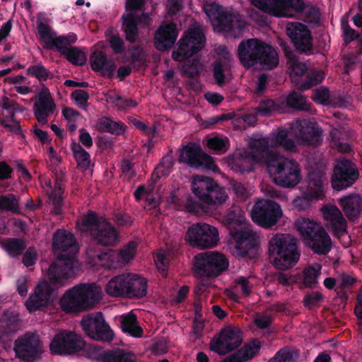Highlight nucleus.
Instances as JSON below:
<instances>
[{"mask_svg":"<svg viewBox=\"0 0 362 362\" xmlns=\"http://www.w3.org/2000/svg\"><path fill=\"white\" fill-rule=\"evenodd\" d=\"M52 248L59 252L56 261L48 270V276L53 284H63L74 274V260L78 245L74 235L64 229H58L52 236Z\"/></svg>","mask_w":362,"mask_h":362,"instance_id":"f257e3e1","label":"nucleus"},{"mask_svg":"<svg viewBox=\"0 0 362 362\" xmlns=\"http://www.w3.org/2000/svg\"><path fill=\"white\" fill-rule=\"evenodd\" d=\"M206 37L199 28H191L184 33L177 42V48L172 53V58L176 62L185 61L182 65L183 74L190 79L199 76L201 64L198 59L187 60L204 47Z\"/></svg>","mask_w":362,"mask_h":362,"instance_id":"f03ea898","label":"nucleus"},{"mask_svg":"<svg viewBox=\"0 0 362 362\" xmlns=\"http://www.w3.org/2000/svg\"><path fill=\"white\" fill-rule=\"evenodd\" d=\"M76 228L81 233H88L90 242L98 246H115L119 238V231L108 218L92 210L77 220Z\"/></svg>","mask_w":362,"mask_h":362,"instance_id":"7ed1b4c3","label":"nucleus"},{"mask_svg":"<svg viewBox=\"0 0 362 362\" xmlns=\"http://www.w3.org/2000/svg\"><path fill=\"white\" fill-rule=\"evenodd\" d=\"M192 189L201 203L188 199L185 205L187 211L194 214L207 211L206 206H214L224 203L228 196L225 189L213 178L197 175L192 183Z\"/></svg>","mask_w":362,"mask_h":362,"instance_id":"20e7f679","label":"nucleus"},{"mask_svg":"<svg viewBox=\"0 0 362 362\" xmlns=\"http://www.w3.org/2000/svg\"><path fill=\"white\" fill-rule=\"evenodd\" d=\"M238 55L241 64L245 68L259 64L271 70L279 65V55L276 49L257 38L242 40L238 47Z\"/></svg>","mask_w":362,"mask_h":362,"instance_id":"39448f33","label":"nucleus"},{"mask_svg":"<svg viewBox=\"0 0 362 362\" xmlns=\"http://www.w3.org/2000/svg\"><path fill=\"white\" fill-rule=\"evenodd\" d=\"M102 299L101 288L95 283L78 284L69 290L59 300L65 313L72 314L92 308Z\"/></svg>","mask_w":362,"mask_h":362,"instance_id":"423d86ee","label":"nucleus"},{"mask_svg":"<svg viewBox=\"0 0 362 362\" xmlns=\"http://www.w3.org/2000/svg\"><path fill=\"white\" fill-rule=\"evenodd\" d=\"M271 262L279 270L293 267L299 260L297 239L289 234L277 233L269 242Z\"/></svg>","mask_w":362,"mask_h":362,"instance_id":"0eeeda50","label":"nucleus"},{"mask_svg":"<svg viewBox=\"0 0 362 362\" xmlns=\"http://www.w3.org/2000/svg\"><path fill=\"white\" fill-rule=\"evenodd\" d=\"M267 171L273 177V182L283 187L293 188L301 179L298 163L276 152H269L267 154Z\"/></svg>","mask_w":362,"mask_h":362,"instance_id":"6e6552de","label":"nucleus"},{"mask_svg":"<svg viewBox=\"0 0 362 362\" xmlns=\"http://www.w3.org/2000/svg\"><path fill=\"white\" fill-rule=\"evenodd\" d=\"M296 227L301 235L305 245L319 255L328 254L332 245L330 236L316 221L303 218L296 222Z\"/></svg>","mask_w":362,"mask_h":362,"instance_id":"1a4fd4ad","label":"nucleus"},{"mask_svg":"<svg viewBox=\"0 0 362 362\" xmlns=\"http://www.w3.org/2000/svg\"><path fill=\"white\" fill-rule=\"evenodd\" d=\"M245 216L241 209L236 205L231 206L224 216V223L230 229V235L236 241L237 248L242 256H247L257 248L254 235L251 231L238 229L245 223Z\"/></svg>","mask_w":362,"mask_h":362,"instance_id":"9d476101","label":"nucleus"},{"mask_svg":"<svg viewBox=\"0 0 362 362\" xmlns=\"http://www.w3.org/2000/svg\"><path fill=\"white\" fill-rule=\"evenodd\" d=\"M204 11L212 25L219 32L228 33L234 37L239 36L247 25L240 15L224 11L216 2L206 3Z\"/></svg>","mask_w":362,"mask_h":362,"instance_id":"9b49d317","label":"nucleus"},{"mask_svg":"<svg viewBox=\"0 0 362 362\" xmlns=\"http://www.w3.org/2000/svg\"><path fill=\"white\" fill-rule=\"evenodd\" d=\"M228 267V259L217 252H204L194 257V272L200 276L216 277Z\"/></svg>","mask_w":362,"mask_h":362,"instance_id":"f8f14e48","label":"nucleus"},{"mask_svg":"<svg viewBox=\"0 0 362 362\" xmlns=\"http://www.w3.org/2000/svg\"><path fill=\"white\" fill-rule=\"evenodd\" d=\"M16 357L23 362H35L42 358L43 346L39 337L26 332L14 341Z\"/></svg>","mask_w":362,"mask_h":362,"instance_id":"ddd939ff","label":"nucleus"},{"mask_svg":"<svg viewBox=\"0 0 362 362\" xmlns=\"http://www.w3.org/2000/svg\"><path fill=\"white\" fill-rule=\"evenodd\" d=\"M185 240L194 247L211 248L218 243V232L214 226L207 223H197L189 227Z\"/></svg>","mask_w":362,"mask_h":362,"instance_id":"4468645a","label":"nucleus"},{"mask_svg":"<svg viewBox=\"0 0 362 362\" xmlns=\"http://www.w3.org/2000/svg\"><path fill=\"white\" fill-rule=\"evenodd\" d=\"M290 131L302 146L317 147L322 142V130L315 122L297 119L291 124Z\"/></svg>","mask_w":362,"mask_h":362,"instance_id":"2eb2a0df","label":"nucleus"},{"mask_svg":"<svg viewBox=\"0 0 362 362\" xmlns=\"http://www.w3.org/2000/svg\"><path fill=\"white\" fill-rule=\"evenodd\" d=\"M359 177L356 165L346 158L337 160L331 177V185L334 189L341 191L352 186Z\"/></svg>","mask_w":362,"mask_h":362,"instance_id":"dca6fc26","label":"nucleus"},{"mask_svg":"<svg viewBox=\"0 0 362 362\" xmlns=\"http://www.w3.org/2000/svg\"><path fill=\"white\" fill-rule=\"evenodd\" d=\"M81 326L86 334L95 341L110 343L115 337L113 330L100 312L83 317Z\"/></svg>","mask_w":362,"mask_h":362,"instance_id":"f3484780","label":"nucleus"},{"mask_svg":"<svg viewBox=\"0 0 362 362\" xmlns=\"http://www.w3.org/2000/svg\"><path fill=\"white\" fill-rule=\"evenodd\" d=\"M281 216L280 205L272 200L263 199L256 202L252 211V221L265 228L276 225Z\"/></svg>","mask_w":362,"mask_h":362,"instance_id":"a211bd4d","label":"nucleus"},{"mask_svg":"<svg viewBox=\"0 0 362 362\" xmlns=\"http://www.w3.org/2000/svg\"><path fill=\"white\" fill-rule=\"evenodd\" d=\"M153 15L150 12H143L140 15H134L131 13L122 14V31L125 39L130 43H135L139 40V28H147L153 22Z\"/></svg>","mask_w":362,"mask_h":362,"instance_id":"6ab92c4d","label":"nucleus"},{"mask_svg":"<svg viewBox=\"0 0 362 362\" xmlns=\"http://www.w3.org/2000/svg\"><path fill=\"white\" fill-rule=\"evenodd\" d=\"M179 161L193 168H205L209 170L216 167L214 159L206 154L199 144L189 142L180 151Z\"/></svg>","mask_w":362,"mask_h":362,"instance_id":"aec40b11","label":"nucleus"},{"mask_svg":"<svg viewBox=\"0 0 362 362\" xmlns=\"http://www.w3.org/2000/svg\"><path fill=\"white\" fill-rule=\"evenodd\" d=\"M85 346L81 337L73 332L64 331L55 335L49 348L52 354L66 355L76 353Z\"/></svg>","mask_w":362,"mask_h":362,"instance_id":"412c9836","label":"nucleus"},{"mask_svg":"<svg viewBox=\"0 0 362 362\" xmlns=\"http://www.w3.org/2000/svg\"><path fill=\"white\" fill-rule=\"evenodd\" d=\"M286 31L295 48L300 53L310 54L313 52L311 31L305 25L298 22L289 23L286 25Z\"/></svg>","mask_w":362,"mask_h":362,"instance_id":"4be33fe9","label":"nucleus"},{"mask_svg":"<svg viewBox=\"0 0 362 362\" xmlns=\"http://www.w3.org/2000/svg\"><path fill=\"white\" fill-rule=\"evenodd\" d=\"M241 343L240 329L228 327L221 330L217 338H214L211 341L210 349L219 355H225L238 348Z\"/></svg>","mask_w":362,"mask_h":362,"instance_id":"5701e85b","label":"nucleus"},{"mask_svg":"<svg viewBox=\"0 0 362 362\" xmlns=\"http://www.w3.org/2000/svg\"><path fill=\"white\" fill-rule=\"evenodd\" d=\"M55 296L52 286L47 281H42L36 286L34 292L25 301V305L30 313H34L50 305Z\"/></svg>","mask_w":362,"mask_h":362,"instance_id":"b1692460","label":"nucleus"},{"mask_svg":"<svg viewBox=\"0 0 362 362\" xmlns=\"http://www.w3.org/2000/svg\"><path fill=\"white\" fill-rule=\"evenodd\" d=\"M324 196L321 175L317 173H310L306 190L300 197L294 199V204L300 210L308 207L313 200L321 199Z\"/></svg>","mask_w":362,"mask_h":362,"instance_id":"393cba45","label":"nucleus"},{"mask_svg":"<svg viewBox=\"0 0 362 362\" xmlns=\"http://www.w3.org/2000/svg\"><path fill=\"white\" fill-rule=\"evenodd\" d=\"M177 36L178 31L175 24H162L155 33L154 46L159 51H168L174 46Z\"/></svg>","mask_w":362,"mask_h":362,"instance_id":"a878e982","label":"nucleus"},{"mask_svg":"<svg viewBox=\"0 0 362 362\" xmlns=\"http://www.w3.org/2000/svg\"><path fill=\"white\" fill-rule=\"evenodd\" d=\"M338 203L346 217L351 221L358 218L362 213V197L357 193H351L341 197Z\"/></svg>","mask_w":362,"mask_h":362,"instance_id":"bb28decb","label":"nucleus"},{"mask_svg":"<svg viewBox=\"0 0 362 362\" xmlns=\"http://www.w3.org/2000/svg\"><path fill=\"white\" fill-rule=\"evenodd\" d=\"M91 69L95 72H101L103 76L111 78L116 68L112 59H108L102 51H94L90 57Z\"/></svg>","mask_w":362,"mask_h":362,"instance_id":"cd10ccee","label":"nucleus"},{"mask_svg":"<svg viewBox=\"0 0 362 362\" xmlns=\"http://www.w3.org/2000/svg\"><path fill=\"white\" fill-rule=\"evenodd\" d=\"M20 327L19 316L13 313L4 315L0 320V343H2L4 347L11 346L10 336L16 332Z\"/></svg>","mask_w":362,"mask_h":362,"instance_id":"c85d7f7f","label":"nucleus"},{"mask_svg":"<svg viewBox=\"0 0 362 362\" xmlns=\"http://www.w3.org/2000/svg\"><path fill=\"white\" fill-rule=\"evenodd\" d=\"M303 0H270V10H267V13L276 17L289 16L291 10L299 12L303 8Z\"/></svg>","mask_w":362,"mask_h":362,"instance_id":"c756f323","label":"nucleus"},{"mask_svg":"<svg viewBox=\"0 0 362 362\" xmlns=\"http://www.w3.org/2000/svg\"><path fill=\"white\" fill-rule=\"evenodd\" d=\"M55 104L48 95L40 93L38 100L35 103L33 112L35 117L41 126L48 122V117L54 113Z\"/></svg>","mask_w":362,"mask_h":362,"instance_id":"7c9ffc66","label":"nucleus"},{"mask_svg":"<svg viewBox=\"0 0 362 362\" xmlns=\"http://www.w3.org/2000/svg\"><path fill=\"white\" fill-rule=\"evenodd\" d=\"M261 348L259 339H253L250 343L244 345L233 354L229 355L221 362H246L255 357Z\"/></svg>","mask_w":362,"mask_h":362,"instance_id":"2f4dec72","label":"nucleus"},{"mask_svg":"<svg viewBox=\"0 0 362 362\" xmlns=\"http://www.w3.org/2000/svg\"><path fill=\"white\" fill-rule=\"evenodd\" d=\"M94 349L98 352V358L103 362H136V356L132 352H127L120 349L103 351L98 346Z\"/></svg>","mask_w":362,"mask_h":362,"instance_id":"473e14b6","label":"nucleus"},{"mask_svg":"<svg viewBox=\"0 0 362 362\" xmlns=\"http://www.w3.org/2000/svg\"><path fill=\"white\" fill-rule=\"evenodd\" d=\"M129 273L112 277L105 286L106 293L112 297H127Z\"/></svg>","mask_w":362,"mask_h":362,"instance_id":"72a5a7b5","label":"nucleus"},{"mask_svg":"<svg viewBox=\"0 0 362 362\" xmlns=\"http://www.w3.org/2000/svg\"><path fill=\"white\" fill-rule=\"evenodd\" d=\"M127 284V298H140L147 293V281L140 276L129 273Z\"/></svg>","mask_w":362,"mask_h":362,"instance_id":"f704fd0d","label":"nucleus"},{"mask_svg":"<svg viewBox=\"0 0 362 362\" xmlns=\"http://www.w3.org/2000/svg\"><path fill=\"white\" fill-rule=\"evenodd\" d=\"M97 129L100 132L120 136L125 132L126 125L122 122H115L109 117H103L97 122Z\"/></svg>","mask_w":362,"mask_h":362,"instance_id":"c9c22d12","label":"nucleus"},{"mask_svg":"<svg viewBox=\"0 0 362 362\" xmlns=\"http://www.w3.org/2000/svg\"><path fill=\"white\" fill-rule=\"evenodd\" d=\"M137 324V317L134 314L129 313L122 316L121 328L124 333L134 337H141L143 329Z\"/></svg>","mask_w":362,"mask_h":362,"instance_id":"e433bc0d","label":"nucleus"},{"mask_svg":"<svg viewBox=\"0 0 362 362\" xmlns=\"http://www.w3.org/2000/svg\"><path fill=\"white\" fill-rule=\"evenodd\" d=\"M213 76L216 83L222 86L226 83V76L231 73L230 61L217 59L213 64Z\"/></svg>","mask_w":362,"mask_h":362,"instance_id":"4c0bfd02","label":"nucleus"},{"mask_svg":"<svg viewBox=\"0 0 362 362\" xmlns=\"http://www.w3.org/2000/svg\"><path fill=\"white\" fill-rule=\"evenodd\" d=\"M57 51L74 65L82 66L86 62L87 58L85 52L77 47H59Z\"/></svg>","mask_w":362,"mask_h":362,"instance_id":"58836bf2","label":"nucleus"},{"mask_svg":"<svg viewBox=\"0 0 362 362\" xmlns=\"http://www.w3.org/2000/svg\"><path fill=\"white\" fill-rule=\"evenodd\" d=\"M37 29L40 37L46 40L45 47L49 49H54L52 41L57 38V34L52 30L51 27L48 25L46 19L38 17L36 21Z\"/></svg>","mask_w":362,"mask_h":362,"instance_id":"ea45409f","label":"nucleus"},{"mask_svg":"<svg viewBox=\"0 0 362 362\" xmlns=\"http://www.w3.org/2000/svg\"><path fill=\"white\" fill-rule=\"evenodd\" d=\"M251 148H255L259 155L254 153L253 152L250 153L251 158L254 161L263 160L267 166V154L269 152H274L269 149V141L266 139H259L255 140L250 144Z\"/></svg>","mask_w":362,"mask_h":362,"instance_id":"a19ab883","label":"nucleus"},{"mask_svg":"<svg viewBox=\"0 0 362 362\" xmlns=\"http://www.w3.org/2000/svg\"><path fill=\"white\" fill-rule=\"evenodd\" d=\"M286 103L288 107L300 111H308L310 105L306 97L296 91H292L286 96Z\"/></svg>","mask_w":362,"mask_h":362,"instance_id":"79ce46f5","label":"nucleus"},{"mask_svg":"<svg viewBox=\"0 0 362 362\" xmlns=\"http://www.w3.org/2000/svg\"><path fill=\"white\" fill-rule=\"evenodd\" d=\"M281 46L284 52L285 56L289 60L293 73L298 76H303L307 71V66L304 62H298L291 48L284 42Z\"/></svg>","mask_w":362,"mask_h":362,"instance_id":"37998d69","label":"nucleus"},{"mask_svg":"<svg viewBox=\"0 0 362 362\" xmlns=\"http://www.w3.org/2000/svg\"><path fill=\"white\" fill-rule=\"evenodd\" d=\"M322 267L320 264H315L304 269L303 284L306 287L314 288L318 284L317 279L321 274Z\"/></svg>","mask_w":362,"mask_h":362,"instance_id":"c03bdc74","label":"nucleus"},{"mask_svg":"<svg viewBox=\"0 0 362 362\" xmlns=\"http://www.w3.org/2000/svg\"><path fill=\"white\" fill-rule=\"evenodd\" d=\"M26 248L25 243L23 240L12 238L6 240L4 249L11 257H18L23 254Z\"/></svg>","mask_w":362,"mask_h":362,"instance_id":"a18cd8bd","label":"nucleus"},{"mask_svg":"<svg viewBox=\"0 0 362 362\" xmlns=\"http://www.w3.org/2000/svg\"><path fill=\"white\" fill-rule=\"evenodd\" d=\"M74 156L78 165L86 170L90 164V156L79 144L73 143L71 146Z\"/></svg>","mask_w":362,"mask_h":362,"instance_id":"49530a36","label":"nucleus"},{"mask_svg":"<svg viewBox=\"0 0 362 362\" xmlns=\"http://www.w3.org/2000/svg\"><path fill=\"white\" fill-rule=\"evenodd\" d=\"M0 211L20 214L19 202L13 194L0 196Z\"/></svg>","mask_w":362,"mask_h":362,"instance_id":"de8ad7c7","label":"nucleus"},{"mask_svg":"<svg viewBox=\"0 0 362 362\" xmlns=\"http://www.w3.org/2000/svg\"><path fill=\"white\" fill-rule=\"evenodd\" d=\"M288 130L285 129H279L275 136V143L287 151L296 152L297 151L296 145L294 141L288 137Z\"/></svg>","mask_w":362,"mask_h":362,"instance_id":"09e8293b","label":"nucleus"},{"mask_svg":"<svg viewBox=\"0 0 362 362\" xmlns=\"http://www.w3.org/2000/svg\"><path fill=\"white\" fill-rule=\"evenodd\" d=\"M27 74L36 78L40 82L52 78V74L41 62L30 66L27 69Z\"/></svg>","mask_w":362,"mask_h":362,"instance_id":"8fccbe9b","label":"nucleus"},{"mask_svg":"<svg viewBox=\"0 0 362 362\" xmlns=\"http://www.w3.org/2000/svg\"><path fill=\"white\" fill-rule=\"evenodd\" d=\"M136 250L137 243L134 241H130L123 248L117 250L123 266L127 264L134 258Z\"/></svg>","mask_w":362,"mask_h":362,"instance_id":"3c124183","label":"nucleus"},{"mask_svg":"<svg viewBox=\"0 0 362 362\" xmlns=\"http://www.w3.org/2000/svg\"><path fill=\"white\" fill-rule=\"evenodd\" d=\"M63 183H54V188L50 194V199H52V205L54 206L55 214H59L61 213L63 204Z\"/></svg>","mask_w":362,"mask_h":362,"instance_id":"603ef678","label":"nucleus"},{"mask_svg":"<svg viewBox=\"0 0 362 362\" xmlns=\"http://www.w3.org/2000/svg\"><path fill=\"white\" fill-rule=\"evenodd\" d=\"M303 8L298 13H303L305 21L309 23L317 24L320 21V13L319 9L312 4L303 3Z\"/></svg>","mask_w":362,"mask_h":362,"instance_id":"864d4df0","label":"nucleus"},{"mask_svg":"<svg viewBox=\"0 0 362 362\" xmlns=\"http://www.w3.org/2000/svg\"><path fill=\"white\" fill-rule=\"evenodd\" d=\"M325 78V74L322 71L314 70L308 73L305 81L301 84L303 90H308L313 86L320 84Z\"/></svg>","mask_w":362,"mask_h":362,"instance_id":"5fc2aeb1","label":"nucleus"},{"mask_svg":"<svg viewBox=\"0 0 362 362\" xmlns=\"http://www.w3.org/2000/svg\"><path fill=\"white\" fill-rule=\"evenodd\" d=\"M329 225L336 235H343L347 233V221L342 214L330 221Z\"/></svg>","mask_w":362,"mask_h":362,"instance_id":"6e6d98bb","label":"nucleus"},{"mask_svg":"<svg viewBox=\"0 0 362 362\" xmlns=\"http://www.w3.org/2000/svg\"><path fill=\"white\" fill-rule=\"evenodd\" d=\"M323 298L324 296L321 293L313 291L304 296L303 303L307 309L312 310L313 308L318 306Z\"/></svg>","mask_w":362,"mask_h":362,"instance_id":"4d7b16f0","label":"nucleus"},{"mask_svg":"<svg viewBox=\"0 0 362 362\" xmlns=\"http://www.w3.org/2000/svg\"><path fill=\"white\" fill-rule=\"evenodd\" d=\"M77 36L74 33H69L67 35H59L52 41L54 49H59V47H71V45L76 42Z\"/></svg>","mask_w":362,"mask_h":362,"instance_id":"13d9d810","label":"nucleus"},{"mask_svg":"<svg viewBox=\"0 0 362 362\" xmlns=\"http://www.w3.org/2000/svg\"><path fill=\"white\" fill-rule=\"evenodd\" d=\"M145 0H127L125 4L126 13L140 15L145 11Z\"/></svg>","mask_w":362,"mask_h":362,"instance_id":"bf43d9fd","label":"nucleus"},{"mask_svg":"<svg viewBox=\"0 0 362 362\" xmlns=\"http://www.w3.org/2000/svg\"><path fill=\"white\" fill-rule=\"evenodd\" d=\"M278 105L273 100L267 99L259 103L257 111L261 116H267L276 111Z\"/></svg>","mask_w":362,"mask_h":362,"instance_id":"052dcab7","label":"nucleus"},{"mask_svg":"<svg viewBox=\"0 0 362 362\" xmlns=\"http://www.w3.org/2000/svg\"><path fill=\"white\" fill-rule=\"evenodd\" d=\"M107 257L104 267L108 269H114L123 267L117 250H110L105 254Z\"/></svg>","mask_w":362,"mask_h":362,"instance_id":"680f3d73","label":"nucleus"},{"mask_svg":"<svg viewBox=\"0 0 362 362\" xmlns=\"http://www.w3.org/2000/svg\"><path fill=\"white\" fill-rule=\"evenodd\" d=\"M312 99L317 103L321 105H327L330 101V95L329 89L325 86H322L315 90Z\"/></svg>","mask_w":362,"mask_h":362,"instance_id":"e2e57ef3","label":"nucleus"},{"mask_svg":"<svg viewBox=\"0 0 362 362\" xmlns=\"http://www.w3.org/2000/svg\"><path fill=\"white\" fill-rule=\"evenodd\" d=\"M172 167L171 163H165L161 160L153 171L151 180L155 182L158 180L162 176L168 175L170 173V169Z\"/></svg>","mask_w":362,"mask_h":362,"instance_id":"0e129e2a","label":"nucleus"},{"mask_svg":"<svg viewBox=\"0 0 362 362\" xmlns=\"http://www.w3.org/2000/svg\"><path fill=\"white\" fill-rule=\"evenodd\" d=\"M130 52V64L134 65L136 62L139 65L145 62V52L141 46H134L129 49Z\"/></svg>","mask_w":362,"mask_h":362,"instance_id":"69168bd1","label":"nucleus"},{"mask_svg":"<svg viewBox=\"0 0 362 362\" xmlns=\"http://www.w3.org/2000/svg\"><path fill=\"white\" fill-rule=\"evenodd\" d=\"M268 362H296L293 352L287 349H281Z\"/></svg>","mask_w":362,"mask_h":362,"instance_id":"338daca9","label":"nucleus"},{"mask_svg":"<svg viewBox=\"0 0 362 362\" xmlns=\"http://www.w3.org/2000/svg\"><path fill=\"white\" fill-rule=\"evenodd\" d=\"M110 46L116 54H121L125 52L124 40L119 35H113L109 38Z\"/></svg>","mask_w":362,"mask_h":362,"instance_id":"774afa93","label":"nucleus"}]
</instances>
